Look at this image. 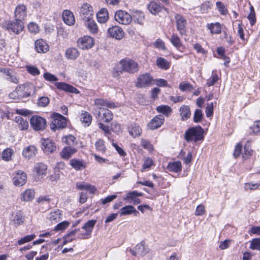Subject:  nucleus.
<instances>
[{
  "label": "nucleus",
  "mask_w": 260,
  "mask_h": 260,
  "mask_svg": "<svg viewBox=\"0 0 260 260\" xmlns=\"http://www.w3.org/2000/svg\"><path fill=\"white\" fill-rule=\"evenodd\" d=\"M207 28L210 30L212 34H219L221 32V25L219 22L208 24Z\"/></svg>",
  "instance_id": "79ce46f5"
},
{
  "label": "nucleus",
  "mask_w": 260,
  "mask_h": 260,
  "mask_svg": "<svg viewBox=\"0 0 260 260\" xmlns=\"http://www.w3.org/2000/svg\"><path fill=\"white\" fill-rule=\"evenodd\" d=\"M70 165L76 170H80L85 168L86 163L77 159H72L70 160Z\"/></svg>",
  "instance_id": "f704fd0d"
},
{
  "label": "nucleus",
  "mask_w": 260,
  "mask_h": 260,
  "mask_svg": "<svg viewBox=\"0 0 260 260\" xmlns=\"http://www.w3.org/2000/svg\"><path fill=\"white\" fill-rule=\"evenodd\" d=\"M80 236H81L80 230H74L64 237L62 244H67V243L71 242L73 240L76 238L80 239Z\"/></svg>",
  "instance_id": "6ab92c4d"
},
{
  "label": "nucleus",
  "mask_w": 260,
  "mask_h": 260,
  "mask_svg": "<svg viewBox=\"0 0 260 260\" xmlns=\"http://www.w3.org/2000/svg\"><path fill=\"white\" fill-rule=\"evenodd\" d=\"M203 117L202 111L201 109H196L193 114V121L199 123L201 121Z\"/></svg>",
  "instance_id": "864d4df0"
},
{
  "label": "nucleus",
  "mask_w": 260,
  "mask_h": 260,
  "mask_svg": "<svg viewBox=\"0 0 260 260\" xmlns=\"http://www.w3.org/2000/svg\"><path fill=\"white\" fill-rule=\"evenodd\" d=\"M108 32L111 37L116 40H121L124 36V31L118 26H113L110 27L108 30Z\"/></svg>",
  "instance_id": "f8f14e48"
},
{
  "label": "nucleus",
  "mask_w": 260,
  "mask_h": 260,
  "mask_svg": "<svg viewBox=\"0 0 260 260\" xmlns=\"http://www.w3.org/2000/svg\"><path fill=\"white\" fill-rule=\"evenodd\" d=\"M132 213L137 215L139 212L131 205L125 206L120 209V216L130 215Z\"/></svg>",
  "instance_id": "72a5a7b5"
},
{
  "label": "nucleus",
  "mask_w": 260,
  "mask_h": 260,
  "mask_svg": "<svg viewBox=\"0 0 260 260\" xmlns=\"http://www.w3.org/2000/svg\"><path fill=\"white\" fill-rule=\"evenodd\" d=\"M67 126V119L62 115L54 113L52 116V121L50 124L51 130L55 131L56 129L63 128Z\"/></svg>",
  "instance_id": "20e7f679"
},
{
  "label": "nucleus",
  "mask_w": 260,
  "mask_h": 260,
  "mask_svg": "<svg viewBox=\"0 0 260 260\" xmlns=\"http://www.w3.org/2000/svg\"><path fill=\"white\" fill-rule=\"evenodd\" d=\"M49 103V99L47 96H42L38 100V105L41 107H46Z\"/></svg>",
  "instance_id": "e2e57ef3"
},
{
  "label": "nucleus",
  "mask_w": 260,
  "mask_h": 260,
  "mask_svg": "<svg viewBox=\"0 0 260 260\" xmlns=\"http://www.w3.org/2000/svg\"><path fill=\"white\" fill-rule=\"evenodd\" d=\"M26 70L29 74L33 76H36L40 74V71L39 69L34 66H27L26 67Z\"/></svg>",
  "instance_id": "0e129e2a"
},
{
  "label": "nucleus",
  "mask_w": 260,
  "mask_h": 260,
  "mask_svg": "<svg viewBox=\"0 0 260 260\" xmlns=\"http://www.w3.org/2000/svg\"><path fill=\"white\" fill-rule=\"evenodd\" d=\"M26 174L22 171H18L16 172L13 177V183L16 186H22L26 181Z\"/></svg>",
  "instance_id": "2eb2a0df"
},
{
  "label": "nucleus",
  "mask_w": 260,
  "mask_h": 260,
  "mask_svg": "<svg viewBox=\"0 0 260 260\" xmlns=\"http://www.w3.org/2000/svg\"><path fill=\"white\" fill-rule=\"evenodd\" d=\"M167 169L171 172L175 173L180 172L182 170V165L180 161L169 162Z\"/></svg>",
  "instance_id": "7c9ffc66"
},
{
  "label": "nucleus",
  "mask_w": 260,
  "mask_h": 260,
  "mask_svg": "<svg viewBox=\"0 0 260 260\" xmlns=\"http://www.w3.org/2000/svg\"><path fill=\"white\" fill-rule=\"evenodd\" d=\"M24 220V217L21 211L16 212L13 215L12 218L13 223L17 225L22 224Z\"/></svg>",
  "instance_id": "58836bf2"
},
{
  "label": "nucleus",
  "mask_w": 260,
  "mask_h": 260,
  "mask_svg": "<svg viewBox=\"0 0 260 260\" xmlns=\"http://www.w3.org/2000/svg\"><path fill=\"white\" fill-rule=\"evenodd\" d=\"M93 18H90L89 20H84L85 25L92 33H95L98 31V26L95 22L93 20Z\"/></svg>",
  "instance_id": "ea45409f"
},
{
  "label": "nucleus",
  "mask_w": 260,
  "mask_h": 260,
  "mask_svg": "<svg viewBox=\"0 0 260 260\" xmlns=\"http://www.w3.org/2000/svg\"><path fill=\"white\" fill-rule=\"evenodd\" d=\"M114 18L117 22L123 25L129 24L132 20L131 15L123 10L117 11L115 13Z\"/></svg>",
  "instance_id": "0eeeda50"
},
{
  "label": "nucleus",
  "mask_w": 260,
  "mask_h": 260,
  "mask_svg": "<svg viewBox=\"0 0 260 260\" xmlns=\"http://www.w3.org/2000/svg\"><path fill=\"white\" fill-rule=\"evenodd\" d=\"M79 15L83 21L89 20L90 18H93V10L92 7L89 4H84L80 8Z\"/></svg>",
  "instance_id": "1a4fd4ad"
},
{
  "label": "nucleus",
  "mask_w": 260,
  "mask_h": 260,
  "mask_svg": "<svg viewBox=\"0 0 260 260\" xmlns=\"http://www.w3.org/2000/svg\"><path fill=\"white\" fill-rule=\"evenodd\" d=\"M32 87H33L32 85L29 84L19 85L17 88L20 99L29 96L30 95V89Z\"/></svg>",
  "instance_id": "dca6fc26"
},
{
  "label": "nucleus",
  "mask_w": 260,
  "mask_h": 260,
  "mask_svg": "<svg viewBox=\"0 0 260 260\" xmlns=\"http://www.w3.org/2000/svg\"><path fill=\"white\" fill-rule=\"evenodd\" d=\"M179 88L182 91H190L193 89V86L188 82H181L179 84Z\"/></svg>",
  "instance_id": "3c124183"
},
{
  "label": "nucleus",
  "mask_w": 260,
  "mask_h": 260,
  "mask_svg": "<svg viewBox=\"0 0 260 260\" xmlns=\"http://www.w3.org/2000/svg\"><path fill=\"white\" fill-rule=\"evenodd\" d=\"M3 27L9 31H12L16 34H19L24 28L22 20L15 19L14 21L7 20L4 22Z\"/></svg>",
  "instance_id": "7ed1b4c3"
},
{
  "label": "nucleus",
  "mask_w": 260,
  "mask_h": 260,
  "mask_svg": "<svg viewBox=\"0 0 260 260\" xmlns=\"http://www.w3.org/2000/svg\"><path fill=\"white\" fill-rule=\"evenodd\" d=\"M141 128L140 127L136 124H132L129 127V133L133 137L139 136L141 134Z\"/></svg>",
  "instance_id": "a19ab883"
},
{
  "label": "nucleus",
  "mask_w": 260,
  "mask_h": 260,
  "mask_svg": "<svg viewBox=\"0 0 260 260\" xmlns=\"http://www.w3.org/2000/svg\"><path fill=\"white\" fill-rule=\"evenodd\" d=\"M180 115L182 120H186L191 115L190 108L188 106L183 105L179 109Z\"/></svg>",
  "instance_id": "cd10ccee"
},
{
  "label": "nucleus",
  "mask_w": 260,
  "mask_h": 260,
  "mask_svg": "<svg viewBox=\"0 0 260 260\" xmlns=\"http://www.w3.org/2000/svg\"><path fill=\"white\" fill-rule=\"evenodd\" d=\"M79 55V52L75 48H70L67 49L65 53L66 57L69 59L75 60Z\"/></svg>",
  "instance_id": "2f4dec72"
},
{
  "label": "nucleus",
  "mask_w": 260,
  "mask_h": 260,
  "mask_svg": "<svg viewBox=\"0 0 260 260\" xmlns=\"http://www.w3.org/2000/svg\"><path fill=\"white\" fill-rule=\"evenodd\" d=\"M80 120L85 125L89 126L92 121V116L86 111H82L80 115Z\"/></svg>",
  "instance_id": "4c0bfd02"
},
{
  "label": "nucleus",
  "mask_w": 260,
  "mask_h": 260,
  "mask_svg": "<svg viewBox=\"0 0 260 260\" xmlns=\"http://www.w3.org/2000/svg\"><path fill=\"white\" fill-rule=\"evenodd\" d=\"M26 16V7L24 5L17 6L15 11V19L21 20L24 19Z\"/></svg>",
  "instance_id": "393cba45"
},
{
  "label": "nucleus",
  "mask_w": 260,
  "mask_h": 260,
  "mask_svg": "<svg viewBox=\"0 0 260 260\" xmlns=\"http://www.w3.org/2000/svg\"><path fill=\"white\" fill-rule=\"evenodd\" d=\"M43 76L44 79L48 81L54 82L58 80V78L55 76L48 72L45 73Z\"/></svg>",
  "instance_id": "69168bd1"
},
{
  "label": "nucleus",
  "mask_w": 260,
  "mask_h": 260,
  "mask_svg": "<svg viewBox=\"0 0 260 260\" xmlns=\"http://www.w3.org/2000/svg\"><path fill=\"white\" fill-rule=\"evenodd\" d=\"M51 235V234L49 232H46L45 233L40 234L39 236L40 237H41V238L44 237V238H46V239L40 238V239H38L37 240L34 241L32 244H40L43 242H49V243H51V244H57L59 242V241H60V238L55 239L52 242L50 241L49 240L48 238H49V237Z\"/></svg>",
  "instance_id": "aec40b11"
},
{
  "label": "nucleus",
  "mask_w": 260,
  "mask_h": 260,
  "mask_svg": "<svg viewBox=\"0 0 260 260\" xmlns=\"http://www.w3.org/2000/svg\"><path fill=\"white\" fill-rule=\"evenodd\" d=\"M47 169L46 165L43 163H38L35 166V170L39 176L45 175Z\"/></svg>",
  "instance_id": "37998d69"
},
{
  "label": "nucleus",
  "mask_w": 260,
  "mask_h": 260,
  "mask_svg": "<svg viewBox=\"0 0 260 260\" xmlns=\"http://www.w3.org/2000/svg\"><path fill=\"white\" fill-rule=\"evenodd\" d=\"M156 65L160 69L167 70L171 66V63L167 59L162 57H158L156 59Z\"/></svg>",
  "instance_id": "473e14b6"
},
{
  "label": "nucleus",
  "mask_w": 260,
  "mask_h": 260,
  "mask_svg": "<svg viewBox=\"0 0 260 260\" xmlns=\"http://www.w3.org/2000/svg\"><path fill=\"white\" fill-rule=\"evenodd\" d=\"M62 211L59 209H55L54 211L50 213L48 219L52 223H55L59 221L62 217Z\"/></svg>",
  "instance_id": "b1692460"
},
{
  "label": "nucleus",
  "mask_w": 260,
  "mask_h": 260,
  "mask_svg": "<svg viewBox=\"0 0 260 260\" xmlns=\"http://www.w3.org/2000/svg\"><path fill=\"white\" fill-rule=\"evenodd\" d=\"M75 140V137L72 135H69L62 138V142H66L67 144L70 146H72L74 144Z\"/></svg>",
  "instance_id": "680f3d73"
},
{
  "label": "nucleus",
  "mask_w": 260,
  "mask_h": 260,
  "mask_svg": "<svg viewBox=\"0 0 260 260\" xmlns=\"http://www.w3.org/2000/svg\"><path fill=\"white\" fill-rule=\"evenodd\" d=\"M153 79L152 76L148 73L139 76L137 79L136 86L139 88H145L152 84Z\"/></svg>",
  "instance_id": "423d86ee"
},
{
  "label": "nucleus",
  "mask_w": 260,
  "mask_h": 260,
  "mask_svg": "<svg viewBox=\"0 0 260 260\" xmlns=\"http://www.w3.org/2000/svg\"><path fill=\"white\" fill-rule=\"evenodd\" d=\"M212 5L209 2H206L204 3L201 6V10L202 13H206L209 10L211 9Z\"/></svg>",
  "instance_id": "338daca9"
},
{
  "label": "nucleus",
  "mask_w": 260,
  "mask_h": 260,
  "mask_svg": "<svg viewBox=\"0 0 260 260\" xmlns=\"http://www.w3.org/2000/svg\"><path fill=\"white\" fill-rule=\"evenodd\" d=\"M119 63L121 66L122 70L114 72V77L119 76L123 72L134 74L139 71V67L138 62L132 59L126 58L121 60Z\"/></svg>",
  "instance_id": "f257e3e1"
},
{
  "label": "nucleus",
  "mask_w": 260,
  "mask_h": 260,
  "mask_svg": "<svg viewBox=\"0 0 260 260\" xmlns=\"http://www.w3.org/2000/svg\"><path fill=\"white\" fill-rule=\"evenodd\" d=\"M55 86L58 89L62 90L66 92L74 93H79V91L76 88L65 82H56L55 83Z\"/></svg>",
  "instance_id": "a211bd4d"
},
{
  "label": "nucleus",
  "mask_w": 260,
  "mask_h": 260,
  "mask_svg": "<svg viewBox=\"0 0 260 260\" xmlns=\"http://www.w3.org/2000/svg\"><path fill=\"white\" fill-rule=\"evenodd\" d=\"M62 19L65 23L72 25L75 23V19L73 13L70 10H64L62 13Z\"/></svg>",
  "instance_id": "5701e85b"
},
{
  "label": "nucleus",
  "mask_w": 260,
  "mask_h": 260,
  "mask_svg": "<svg viewBox=\"0 0 260 260\" xmlns=\"http://www.w3.org/2000/svg\"><path fill=\"white\" fill-rule=\"evenodd\" d=\"M37 151V150L36 147L30 145L23 150L22 154L24 157L29 159L36 154Z\"/></svg>",
  "instance_id": "c756f323"
},
{
  "label": "nucleus",
  "mask_w": 260,
  "mask_h": 260,
  "mask_svg": "<svg viewBox=\"0 0 260 260\" xmlns=\"http://www.w3.org/2000/svg\"><path fill=\"white\" fill-rule=\"evenodd\" d=\"M77 43L79 47L81 49H88L93 46L94 41L92 38L89 36H84L78 39Z\"/></svg>",
  "instance_id": "9b49d317"
},
{
  "label": "nucleus",
  "mask_w": 260,
  "mask_h": 260,
  "mask_svg": "<svg viewBox=\"0 0 260 260\" xmlns=\"http://www.w3.org/2000/svg\"><path fill=\"white\" fill-rule=\"evenodd\" d=\"M141 145L143 148L147 149L149 152H152L154 150V148L151 143L144 139H142L141 141Z\"/></svg>",
  "instance_id": "603ef678"
},
{
  "label": "nucleus",
  "mask_w": 260,
  "mask_h": 260,
  "mask_svg": "<svg viewBox=\"0 0 260 260\" xmlns=\"http://www.w3.org/2000/svg\"><path fill=\"white\" fill-rule=\"evenodd\" d=\"M77 151L76 148L71 146L64 147L60 152V156L64 159H69Z\"/></svg>",
  "instance_id": "4be33fe9"
},
{
  "label": "nucleus",
  "mask_w": 260,
  "mask_h": 260,
  "mask_svg": "<svg viewBox=\"0 0 260 260\" xmlns=\"http://www.w3.org/2000/svg\"><path fill=\"white\" fill-rule=\"evenodd\" d=\"M147 8L151 13L155 15L162 10L164 6L155 2H151L148 5Z\"/></svg>",
  "instance_id": "a878e982"
},
{
  "label": "nucleus",
  "mask_w": 260,
  "mask_h": 260,
  "mask_svg": "<svg viewBox=\"0 0 260 260\" xmlns=\"http://www.w3.org/2000/svg\"><path fill=\"white\" fill-rule=\"evenodd\" d=\"M217 52L220 56V58L222 59H226V61L224 62V65L228 66V64L230 62V59L225 55V49L223 47H218L217 49Z\"/></svg>",
  "instance_id": "a18cd8bd"
},
{
  "label": "nucleus",
  "mask_w": 260,
  "mask_h": 260,
  "mask_svg": "<svg viewBox=\"0 0 260 260\" xmlns=\"http://www.w3.org/2000/svg\"><path fill=\"white\" fill-rule=\"evenodd\" d=\"M250 128L253 133L256 134L260 132V120L255 121Z\"/></svg>",
  "instance_id": "774afa93"
},
{
  "label": "nucleus",
  "mask_w": 260,
  "mask_h": 260,
  "mask_svg": "<svg viewBox=\"0 0 260 260\" xmlns=\"http://www.w3.org/2000/svg\"><path fill=\"white\" fill-rule=\"evenodd\" d=\"M142 196L143 193L142 192H138L136 190L132 191L127 194L126 197L124 198V200H131V201H129V203H132L136 197Z\"/></svg>",
  "instance_id": "8fccbe9b"
},
{
  "label": "nucleus",
  "mask_w": 260,
  "mask_h": 260,
  "mask_svg": "<svg viewBox=\"0 0 260 260\" xmlns=\"http://www.w3.org/2000/svg\"><path fill=\"white\" fill-rule=\"evenodd\" d=\"M35 237L36 235L35 234L26 235L19 240L18 241V244H24L25 243L30 242L31 241L34 240Z\"/></svg>",
  "instance_id": "6e6d98bb"
},
{
  "label": "nucleus",
  "mask_w": 260,
  "mask_h": 260,
  "mask_svg": "<svg viewBox=\"0 0 260 260\" xmlns=\"http://www.w3.org/2000/svg\"><path fill=\"white\" fill-rule=\"evenodd\" d=\"M218 80L217 74L212 73L211 77L207 80L206 84L208 86H211L215 84Z\"/></svg>",
  "instance_id": "13d9d810"
},
{
  "label": "nucleus",
  "mask_w": 260,
  "mask_h": 260,
  "mask_svg": "<svg viewBox=\"0 0 260 260\" xmlns=\"http://www.w3.org/2000/svg\"><path fill=\"white\" fill-rule=\"evenodd\" d=\"M247 19L249 20L251 26L255 24L256 22L255 12L254 7L252 6H250V12L247 16Z\"/></svg>",
  "instance_id": "09e8293b"
},
{
  "label": "nucleus",
  "mask_w": 260,
  "mask_h": 260,
  "mask_svg": "<svg viewBox=\"0 0 260 260\" xmlns=\"http://www.w3.org/2000/svg\"><path fill=\"white\" fill-rule=\"evenodd\" d=\"M28 29L33 34L38 33L39 31V26L34 22H30L28 24Z\"/></svg>",
  "instance_id": "052dcab7"
},
{
  "label": "nucleus",
  "mask_w": 260,
  "mask_h": 260,
  "mask_svg": "<svg viewBox=\"0 0 260 260\" xmlns=\"http://www.w3.org/2000/svg\"><path fill=\"white\" fill-rule=\"evenodd\" d=\"M49 46L43 39L37 40L35 42V49L39 53H45L49 50Z\"/></svg>",
  "instance_id": "412c9836"
},
{
  "label": "nucleus",
  "mask_w": 260,
  "mask_h": 260,
  "mask_svg": "<svg viewBox=\"0 0 260 260\" xmlns=\"http://www.w3.org/2000/svg\"><path fill=\"white\" fill-rule=\"evenodd\" d=\"M13 153V150L12 149L7 148L3 151L1 157L6 161H10L11 159Z\"/></svg>",
  "instance_id": "de8ad7c7"
},
{
  "label": "nucleus",
  "mask_w": 260,
  "mask_h": 260,
  "mask_svg": "<svg viewBox=\"0 0 260 260\" xmlns=\"http://www.w3.org/2000/svg\"><path fill=\"white\" fill-rule=\"evenodd\" d=\"M106 100L102 99H96L94 100V105L96 106L97 109L99 110L101 109H106L105 108Z\"/></svg>",
  "instance_id": "bf43d9fd"
},
{
  "label": "nucleus",
  "mask_w": 260,
  "mask_h": 260,
  "mask_svg": "<svg viewBox=\"0 0 260 260\" xmlns=\"http://www.w3.org/2000/svg\"><path fill=\"white\" fill-rule=\"evenodd\" d=\"M156 110L158 112L161 113L167 116H169L172 112V109L170 107L167 105L158 106Z\"/></svg>",
  "instance_id": "49530a36"
},
{
  "label": "nucleus",
  "mask_w": 260,
  "mask_h": 260,
  "mask_svg": "<svg viewBox=\"0 0 260 260\" xmlns=\"http://www.w3.org/2000/svg\"><path fill=\"white\" fill-rule=\"evenodd\" d=\"M42 144L43 149L46 153H53L56 150V146L55 143L50 139L42 140Z\"/></svg>",
  "instance_id": "4468645a"
},
{
  "label": "nucleus",
  "mask_w": 260,
  "mask_h": 260,
  "mask_svg": "<svg viewBox=\"0 0 260 260\" xmlns=\"http://www.w3.org/2000/svg\"><path fill=\"white\" fill-rule=\"evenodd\" d=\"M15 121L19 125V128L21 130H25L28 127V123L26 119H24L21 116H17L15 118Z\"/></svg>",
  "instance_id": "c9c22d12"
},
{
  "label": "nucleus",
  "mask_w": 260,
  "mask_h": 260,
  "mask_svg": "<svg viewBox=\"0 0 260 260\" xmlns=\"http://www.w3.org/2000/svg\"><path fill=\"white\" fill-rule=\"evenodd\" d=\"M129 251L133 255H143L146 249L144 245H136L133 248H131Z\"/></svg>",
  "instance_id": "c85d7f7f"
},
{
  "label": "nucleus",
  "mask_w": 260,
  "mask_h": 260,
  "mask_svg": "<svg viewBox=\"0 0 260 260\" xmlns=\"http://www.w3.org/2000/svg\"><path fill=\"white\" fill-rule=\"evenodd\" d=\"M175 19L177 30L181 36L185 35L186 34L187 22L185 18L180 14H176L175 16Z\"/></svg>",
  "instance_id": "9d476101"
},
{
  "label": "nucleus",
  "mask_w": 260,
  "mask_h": 260,
  "mask_svg": "<svg viewBox=\"0 0 260 260\" xmlns=\"http://www.w3.org/2000/svg\"><path fill=\"white\" fill-rule=\"evenodd\" d=\"M96 117L105 122L111 121L113 117L112 112L107 109H101L98 111Z\"/></svg>",
  "instance_id": "ddd939ff"
},
{
  "label": "nucleus",
  "mask_w": 260,
  "mask_h": 260,
  "mask_svg": "<svg viewBox=\"0 0 260 260\" xmlns=\"http://www.w3.org/2000/svg\"><path fill=\"white\" fill-rule=\"evenodd\" d=\"M35 193V191L33 189H26L22 193L21 199L24 201H30L34 198Z\"/></svg>",
  "instance_id": "e433bc0d"
},
{
  "label": "nucleus",
  "mask_w": 260,
  "mask_h": 260,
  "mask_svg": "<svg viewBox=\"0 0 260 260\" xmlns=\"http://www.w3.org/2000/svg\"><path fill=\"white\" fill-rule=\"evenodd\" d=\"M164 121V117L161 115L155 116L148 124V127L152 130L157 129L160 127Z\"/></svg>",
  "instance_id": "f3484780"
},
{
  "label": "nucleus",
  "mask_w": 260,
  "mask_h": 260,
  "mask_svg": "<svg viewBox=\"0 0 260 260\" xmlns=\"http://www.w3.org/2000/svg\"><path fill=\"white\" fill-rule=\"evenodd\" d=\"M170 41L173 46L177 49L180 48L182 46L180 39L177 34L173 33L170 38Z\"/></svg>",
  "instance_id": "c03bdc74"
},
{
  "label": "nucleus",
  "mask_w": 260,
  "mask_h": 260,
  "mask_svg": "<svg viewBox=\"0 0 260 260\" xmlns=\"http://www.w3.org/2000/svg\"><path fill=\"white\" fill-rule=\"evenodd\" d=\"M203 133L204 130L201 126L193 127L185 132L184 138L187 142L192 141L197 142L203 139Z\"/></svg>",
  "instance_id": "f03ea898"
},
{
  "label": "nucleus",
  "mask_w": 260,
  "mask_h": 260,
  "mask_svg": "<svg viewBox=\"0 0 260 260\" xmlns=\"http://www.w3.org/2000/svg\"><path fill=\"white\" fill-rule=\"evenodd\" d=\"M70 225V222L64 221L57 224L54 228L55 231H59L66 229Z\"/></svg>",
  "instance_id": "4d7b16f0"
},
{
  "label": "nucleus",
  "mask_w": 260,
  "mask_h": 260,
  "mask_svg": "<svg viewBox=\"0 0 260 260\" xmlns=\"http://www.w3.org/2000/svg\"><path fill=\"white\" fill-rule=\"evenodd\" d=\"M96 149L98 151L104 153L106 151V146L104 141L102 139H99L95 144Z\"/></svg>",
  "instance_id": "5fc2aeb1"
},
{
  "label": "nucleus",
  "mask_w": 260,
  "mask_h": 260,
  "mask_svg": "<svg viewBox=\"0 0 260 260\" xmlns=\"http://www.w3.org/2000/svg\"><path fill=\"white\" fill-rule=\"evenodd\" d=\"M96 17L98 21L101 23H105L108 19V12L106 8H102L97 13Z\"/></svg>",
  "instance_id": "bb28decb"
},
{
  "label": "nucleus",
  "mask_w": 260,
  "mask_h": 260,
  "mask_svg": "<svg viewBox=\"0 0 260 260\" xmlns=\"http://www.w3.org/2000/svg\"><path fill=\"white\" fill-rule=\"evenodd\" d=\"M30 123L32 127L37 131H43L46 127V120L45 118L34 115L30 119Z\"/></svg>",
  "instance_id": "39448f33"
},
{
  "label": "nucleus",
  "mask_w": 260,
  "mask_h": 260,
  "mask_svg": "<svg viewBox=\"0 0 260 260\" xmlns=\"http://www.w3.org/2000/svg\"><path fill=\"white\" fill-rule=\"evenodd\" d=\"M96 222V220H90L85 223L82 227V231L80 230L81 236L80 239H84L90 237L92 230Z\"/></svg>",
  "instance_id": "6e6552de"
}]
</instances>
